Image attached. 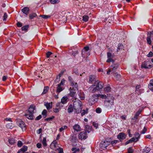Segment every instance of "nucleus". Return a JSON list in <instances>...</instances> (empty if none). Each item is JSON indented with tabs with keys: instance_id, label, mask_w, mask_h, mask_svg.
<instances>
[{
	"instance_id": "nucleus-50",
	"label": "nucleus",
	"mask_w": 153,
	"mask_h": 153,
	"mask_svg": "<svg viewBox=\"0 0 153 153\" xmlns=\"http://www.w3.org/2000/svg\"><path fill=\"white\" fill-rule=\"evenodd\" d=\"M102 111V109L100 108H97L96 109V112L97 113H100Z\"/></svg>"
},
{
	"instance_id": "nucleus-19",
	"label": "nucleus",
	"mask_w": 153,
	"mask_h": 153,
	"mask_svg": "<svg viewBox=\"0 0 153 153\" xmlns=\"http://www.w3.org/2000/svg\"><path fill=\"white\" fill-rule=\"evenodd\" d=\"M30 10L29 8L27 7H25L22 10V12L26 15H27Z\"/></svg>"
},
{
	"instance_id": "nucleus-9",
	"label": "nucleus",
	"mask_w": 153,
	"mask_h": 153,
	"mask_svg": "<svg viewBox=\"0 0 153 153\" xmlns=\"http://www.w3.org/2000/svg\"><path fill=\"white\" fill-rule=\"evenodd\" d=\"M94 86L96 87V88L98 89V90H100L102 89L104 86L103 83L102 82L97 80L94 83Z\"/></svg>"
},
{
	"instance_id": "nucleus-62",
	"label": "nucleus",
	"mask_w": 153,
	"mask_h": 153,
	"mask_svg": "<svg viewBox=\"0 0 153 153\" xmlns=\"http://www.w3.org/2000/svg\"><path fill=\"white\" fill-rule=\"evenodd\" d=\"M57 146V145L54 144L53 146H51V147L52 149H53L54 150H56L57 149V148H56Z\"/></svg>"
},
{
	"instance_id": "nucleus-1",
	"label": "nucleus",
	"mask_w": 153,
	"mask_h": 153,
	"mask_svg": "<svg viewBox=\"0 0 153 153\" xmlns=\"http://www.w3.org/2000/svg\"><path fill=\"white\" fill-rule=\"evenodd\" d=\"M74 98L76 100L74 101L73 103L74 111L76 113H79L82 109V102L79 100L77 99L76 100V97H74Z\"/></svg>"
},
{
	"instance_id": "nucleus-16",
	"label": "nucleus",
	"mask_w": 153,
	"mask_h": 153,
	"mask_svg": "<svg viewBox=\"0 0 153 153\" xmlns=\"http://www.w3.org/2000/svg\"><path fill=\"white\" fill-rule=\"evenodd\" d=\"M135 137H132L134 142H136L140 138V135L138 132H135L134 134Z\"/></svg>"
},
{
	"instance_id": "nucleus-10",
	"label": "nucleus",
	"mask_w": 153,
	"mask_h": 153,
	"mask_svg": "<svg viewBox=\"0 0 153 153\" xmlns=\"http://www.w3.org/2000/svg\"><path fill=\"white\" fill-rule=\"evenodd\" d=\"M114 99L113 97H111L110 100H108V99L105 101V103L106 106L107 107H111L112 105H114Z\"/></svg>"
},
{
	"instance_id": "nucleus-55",
	"label": "nucleus",
	"mask_w": 153,
	"mask_h": 153,
	"mask_svg": "<svg viewBox=\"0 0 153 153\" xmlns=\"http://www.w3.org/2000/svg\"><path fill=\"white\" fill-rule=\"evenodd\" d=\"M56 149L58 150L59 153H63V149L62 148L59 147Z\"/></svg>"
},
{
	"instance_id": "nucleus-60",
	"label": "nucleus",
	"mask_w": 153,
	"mask_h": 153,
	"mask_svg": "<svg viewBox=\"0 0 153 153\" xmlns=\"http://www.w3.org/2000/svg\"><path fill=\"white\" fill-rule=\"evenodd\" d=\"M59 108H53V111L56 113H57L59 112Z\"/></svg>"
},
{
	"instance_id": "nucleus-45",
	"label": "nucleus",
	"mask_w": 153,
	"mask_h": 153,
	"mask_svg": "<svg viewBox=\"0 0 153 153\" xmlns=\"http://www.w3.org/2000/svg\"><path fill=\"white\" fill-rule=\"evenodd\" d=\"M55 118V117L53 116H52L51 117L46 118L45 119V121H51Z\"/></svg>"
},
{
	"instance_id": "nucleus-58",
	"label": "nucleus",
	"mask_w": 153,
	"mask_h": 153,
	"mask_svg": "<svg viewBox=\"0 0 153 153\" xmlns=\"http://www.w3.org/2000/svg\"><path fill=\"white\" fill-rule=\"evenodd\" d=\"M147 56L149 57H152L153 56V53L152 51H150Z\"/></svg>"
},
{
	"instance_id": "nucleus-53",
	"label": "nucleus",
	"mask_w": 153,
	"mask_h": 153,
	"mask_svg": "<svg viewBox=\"0 0 153 153\" xmlns=\"http://www.w3.org/2000/svg\"><path fill=\"white\" fill-rule=\"evenodd\" d=\"M52 54V53L50 51H48L46 53V56L47 58H48L50 57V55Z\"/></svg>"
},
{
	"instance_id": "nucleus-26",
	"label": "nucleus",
	"mask_w": 153,
	"mask_h": 153,
	"mask_svg": "<svg viewBox=\"0 0 153 153\" xmlns=\"http://www.w3.org/2000/svg\"><path fill=\"white\" fill-rule=\"evenodd\" d=\"M45 106L46 107V108L47 110H49L51 109L52 107V103L47 102L45 104Z\"/></svg>"
},
{
	"instance_id": "nucleus-42",
	"label": "nucleus",
	"mask_w": 153,
	"mask_h": 153,
	"mask_svg": "<svg viewBox=\"0 0 153 153\" xmlns=\"http://www.w3.org/2000/svg\"><path fill=\"white\" fill-rule=\"evenodd\" d=\"M47 111L45 109H44L43 110L42 112V114L43 116V118H45L47 116Z\"/></svg>"
},
{
	"instance_id": "nucleus-4",
	"label": "nucleus",
	"mask_w": 153,
	"mask_h": 153,
	"mask_svg": "<svg viewBox=\"0 0 153 153\" xmlns=\"http://www.w3.org/2000/svg\"><path fill=\"white\" fill-rule=\"evenodd\" d=\"M89 48L88 46L84 47L82 52V57L84 58H87L90 55V52L88 51Z\"/></svg>"
},
{
	"instance_id": "nucleus-13",
	"label": "nucleus",
	"mask_w": 153,
	"mask_h": 153,
	"mask_svg": "<svg viewBox=\"0 0 153 153\" xmlns=\"http://www.w3.org/2000/svg\"><path fill=\"white\" fill-rule=\"evenodd\" d=\"M76 89L74 87H71L69 88L70 94L69 95L72 97H74L76 93Z\"/></svg>"
},
{
	"instance_id": "nucleus-12",
	"label": "nucleus",
	"mask_w": 153,
	"mask_h": 153,
	"mask_svg": "<svg viewBox=\"0 0 153 153\" xmlns=\"http://www.w3.org/2000/svg\"><path fill=\"white\" fill-rule=\"evenodd\" d=\"M126 137V134L123 132L120 133L117 136V138L120 141L125 139Z\"/></svg>"
},
{
	"instance_id": "nucleus-61",
	"label": "nucleus",
	"mask_w": 153,
	"mask_h": 153,
	"mask_svg": "<svg viewBox=\"0 0 153 153\" xmlns=\"http://www.w3.org/2000/svg\"><path fill=\"white\" fill-rule=\"evenodd\" d=\"M65 71L66 70L65 69H64L59 74V76H61Z\"/></svg>"
},
{
	"instance_id": "nucleus-15",
	"label": "nucleus",
	"mask_w": 153,
	"mask_h": 153,
	"mask_svg": "<svg viewBox=\"0 0 153 153\" xmlns=\"http://www.w3.org/2000/svg\"><path fill=\"white\" fill-rule=\"evenodd\" d=\"M109 145V142H104L102 143L100 145V148L104 150L106 149V147Z\"/></svg>"
},
{
	"instance_id": "nucleus-3",
	"label": "nucleus",
	"mask_w": 153,
	"mask_h": 153,
	"mask_svg": "<svg viewBox=\"0 0 153 153\" xmlns=\"http://www.w3.org/2000/svg\"><path fill=\"white\" fill-rule=\"evenodd\" d=\"M98 99V97L97 94H95L90 97L88 100V102L90 105H92L97 102Z\"/></svg>"
},
{
	"instance_id": "nucleus-48",
	"label": "nucleus",
	"mask_w": 153,
	"mask_h": 153,
	"mask_svg": "<svg viewBox=\"0 0 153 153\" xmlns=\"http://www.w3.org/2000/svg\"><path fill=\"white\" fill-rule=\"evenodd\" d=\"M65 82V80L64 79H62L60 83L59 84V85L63 86Z\"/></svg>"
},
{
	"instance_id": "nucleus-54",
	"label": "nucleus",
	"mask_w": 153,
	"mask_h": 153,
	"mask_svg": "<svg viewBox=\"0 0 153 153\" xmlns=\"http://www.w3.org/2000/svg\"><path fill=\"white\" fill-rule=\"evenodd\" d=\"M138 116L137 115L135 114L134 116V117L131 118L132 120H134L135 122L136 121H137V120L138 119Z\"/></svg>"
},
{
	"instance_id": "nucleus-2",
	"label": "nucleus",
	"mask_w": 153,
	"mask_h": 153,
	"mask_svg": "<svg viewBox=\"0 0 153 153\" xmlns=\"http://www.w3.org/2000/svg\"><path fill=\"white\" fill-rule=\"evenodd\" d=\"M56 94L55 93V90H53L51 92L53 96L55 99H58V95L64 89L63 86H62L57 84L56 85Z\"/></svg>"
},
{
	"instance_id": "nucleus-43",
	"label": "nucleus",
	"mask_w": 153,
	"mask_h": 153,
	"mask_svg": "<svg viewBox=\"0 0 153 153\" xmlns=\"http://www.w3.org/2000/svg\"><path fill=\"white\" fill-rule=\"evenodd\" d=\"M68 128V127L66 126H64L62 127L59 129V131L61 132L63 131L64 130Z\"/></svg>"
},
{
	"instance_id": "nucleus-24",
	"label": "nucleus",
	"mask_w": 153,
	"mask_h": 153,
	"mask_svg": "<svg viewBox=\"0 0 153 153\" xmlns=\"http://www.w3.org/2000/svg\"><path fill=\"white\" fill-rule=\"evenodd\" d=\"M68 97H63L61 100V103L63 104H65L68 102Z\"/></svg>"
},
{
	"instance_id": "nucleus-44",
	"label": "nucleus",
	"mask_w": 153,
	"mask_h": 153,
	"mask_svg": "<svg viewBox=\"0 0 153 153\" xmlns=\"http://www.w3.org/2000/svg\"><path fill=\"white\" fill-rule=\"evenodd\" d=\"M49 1L52 4H55L58 3L59 1V0H49Z\"/></svg>"
},
{
	"instance_id": "nucleus-39",
	"label": "nucleus",
	"mask_w": 153,
	"mask_h": 153,
	"mask_svg": "<svg viewBox=\"0 0 153 153\" xmlns=\"http://www.w3.org/2000/svg\"><path fill=\"white\" fill-rule=\"evenodd\" d=\"M88 16L85 15L82 17V20L85 22H86L88 21Z\"/></svg>"
},
{
	"instance_id": "nucleus-32",
	"label": "nucleus",
	"mask_w": 153,
	"mask_h": 153,
	"mask_svg": "<svg viewBox=\"0 0 153 153\" xmlns=\"http://www.w3.org/2000/svg\"><path fill=\"white\" fill-rule=\"evenodd\" d=\"M27 149V146H24L22 148H21L20 150L22 152L24 153V152H26Z\"/></svg>"
},
{
	"instance_id": "nucleus-20",
	"label": "nucleus",
	"mask_w": 153,
	"mask_h": 153,
	"mask_svg": "<svg viewBox=\"0 0 153 153\" xmlns=\"http://www.w3.org/2000/svg\"><path fill=\"white\" fill-rule=\"evenodd\" d=\"M25 115L27 118L29 120H32L34 117L33 114L29 112H28Z\"/></svg>"
},
{
	"instance_id": "nucleus-35",
	"label": "nucleus",
	"mask_w": 153,
	"mask_h": 153,
	"mask_svg": "<svg viewBox=\"0 0 153 153\" xmlns=\"http://www.w3.org/2000/svg\"><path fill=\"white\" fill-rule=\"evenodd\" d=\"M114 76L115 77V79L117 80H119L120 78V75L116 73L114 74Z\"/></svg>"
},
{
	"instance_id": "nucleus-7",
	"label": "nucleus",
	"mask_w": 153,
	"mask_h": 153,
	"mask_svg": "<svg viewBox=\"0 0 153 153\" xmlns=\"http://www.w3.org/2000/svg\"><path fill=\"white\" fill-rule=\"evenodd\" d=\"M17 124L21 128L23 131H25L26 129V125L24 122L21 119H18L16 120Z\"/></svg>"
},
{
	"instance_id": "nucleus-51",
	"label": "nucleus",
	"mask_w": 153,
	"mask_h": 153,
	"mask_svg": "<svg viewBox=\"0 0 153 153\" xmlns=\"http://www.w3.org/2000/svg\"><path fill=\"white\" fill-rule=\"evenodd\" d=\"M119 141L117 140H115L111 142V143L113 145H114L116 144L119 142Z\"/></svg>"
},
{
	"instance_id": "nucleus-49",
	"label": "nucleus",
	"mask_w": 153,
	"mask_h": 153,
	"mask_svg": "<svg viewBox=\"0 0 153 153\" xmlns=\"http://www.w3.org/2000/svg\"><path fill=\"white\" fill-rule=\"evenodd\" d=\"M23 145V143L20 140H19L17 143V146L18 147H20Z\"/></svg>"
},
{
	"instance_id": "nucleus-22",
	"label": "nucleus",
	"mask_w": 153,
	"mask_h": 153,
	"mask_svg": "<svg viewBox=\"0 0 153 153\" xmlns=\"http://www.w3.org/2000/svg\"><path fill=\"white\" fill-rule=\"evenodd\" d=\"M111 67L112 68H111V69L112 72L113 73L114 72L116 71L118 68V65L117 64H114L111 66Z\"/></svg>"
},
{
	"instance_id": "nucleus-64",
	"label": "nucleus",
	"mask_w": 153,
	"mask_h": 153,
	"mask_svg": "<svg viewBox=\"0 0 153 153\" xmlns=\"http://www.w3.org/2000/svg\"><path fill=\"white\" fill-rule=\"evenodd\" d=\"M61 104V102H58L56 104V107H58V108L59 109H61V107H60Z\"/></svg>"
},
{
	"instance_id": "nucleus-23",
	"label": "nucleus",
	"mask_w": 153,
	"mask_h": 153,
	"mask_svg": "<svg viewBox=\"0 0 153 153\" xmlns=\"http://www.w3.org/2000/svg\"><path fill=\"white\" fill-rule=\"evenodd\" d=\"M123 45L121 44H119L118 45V47L117 48V52H119L120 51H122L123 49Z\"/></svg>"
},
{
	"instance_id": "nucleus-6",
	"label": "nucleus",
	"mask_w": 153,
	"mask_h": 153,
	"mask_svg": "<svg viewBox=\"0 0 153 153\" xmlns=\"http://www.w3.org/2000/svg\"><path fill=\"white\" fill-rule=\"evenodd\" d=\"M153 67V65L149 59L145 61L142 65V67L146 69L150 68Z\"/></svg>"
},
{
	"instance_id": "nucleus-27",
	"label": "nucleus",
	"mask_w": 153,
	"mask_h": 153,
	"mask_svg": "<svg viewBox=\"0 0 153 153\" xmlns=\"http://www.w3.org/2000/svg\"><path fill=\"white\" fill-rule=\"evenodd\" d=\"M149 88L153 92V79L150 81L149 84L148 86Z\"/></svg>"
},
{
	"instance_id": "nucleus-46",
	"label": "nucleus",
	"mask_w": 153,
	"mask_h": 153,
	"mask_svg": "<svg viewBox=\"0 0 153 153\" xmlns=\"http://www.w3.org/2000/svg\"><path fill=\"white\" fill-rule=\"evenodd\" d=\"M51 16L46 15H41L40 17L44 19H47L51 17Z\"/></svg>"
},
{
	"instance_id": "nucleus-21",
	"label": "nucleus",
	"mask_w": 153,
	"mask_h": 153,
	"mask_svg": "<svg viewBox=\"0 0 153 153\" xmlns=\"http://www.w3.org/2000/svg\"><path fill=\"white\" fill-rule=\"evenodd\" d=\"M74 110V106L72 104H70L68 106L67 109L68 112V113H72Z\"/></svg>"
},
{
	"instance_id": "nucleus-36",
	"label": "nucleus",
	"mask_w": 153,
	"mask_h": 153,
	"mask_svg": "<svg viewBox=\"0 0 153 153\" xmlns=\"http://www.w3.org/2000/svg\"><path fill=\"white\" fill-rule=\"evenodd\" d=\"M98 97H100L101 99H106L107 98V96L105 94H97Z\"/></svg>"
},
{
	"instance_id": "nucleus-30",
	"label": "nucleus",
	"mask_w": 153,
	"mask_h": 153,
	"mask_svg": "<svg viewBox=\"0 0 153 153\" xmlns=\"http://www.w3.org/2000/svg\"><path fill=\"white\" fill-rule=\"evenodd\" d=\"M88 109L87 108H86L85 109L81 110V111L80 112L81 113V115L82 116H84L88 112Z\"/></svg>"
},
{
	"instance_id": "nucleus-59",
	"label": "nucleus",
	"mask_w": 153,
	"mask_h": 153,
	"mask_svg": "<svg viewBox=\"0 0 153 153\" xmlns=\"http://www.w3.org/2000/svg\"><path fill=\"white\" fill-rule=\"evenodd\" d=\"M73 72L75 74L77 75H79V73L78 71V69L76 68L74 69L73 70Z\"/></svg>"
},
{
	"instance_id": "nucleus-33",
	"label": "nucleus",
	"mask_w": 153,
	"mask_h": 153,
	"mask_svg": "<svg viewBox=\"0 0 153 153\" xmlns=\"http://www.w3.org/2000/svg\"><path fill=\"white\" fill-rule=\"evenodd\" d=\"M111 88L110 86H108L105 87L104 89V90L105 91L107 92H108L111 91Z\"/></svg>"
},
{
	"instance_id": "nucleus-18",
	"label": "nucleus",
	"mask_w": 153,
	"mask_h": 153,
	"mask_svg": "<svg viewBox=\"0 0 153 153\" xmlns=\"http://www.w3.org/2000/svg\"><path fill=\"white\" fill-rule=\"evenodd\" d=\"M88 82L90 83H92L95 80L96 76L94 75H90L89 76Z\"/></svg>"
},
{
	"instance_id": "nucleus-38",
	"label": "nucleus",
	"mask_w": 153,
	"mask_h": 153,
	"mask_svg": "<svg viewBox=\"0 0 153 153\" xmlns=\"http://www.w3.org/2000/svg\"><path fill=\"white\" fill-rule=\"evenodd\" d=\"M79 148H77L76 147L73 148L71 149V151L73 152L72 153H76L77 152H79Z\"/></svg>"
},
{
	"instance_id": "nucleus-57",
	"label": "nucleus",
	"mask_w": 153,
	"mask_h": 153,
	"mask_svg": "<svg viewBox=\"0 0 153 153\" xmlns=\"http://www.w3.org/2000/svg\"><path fill=\"white\" fill-rule=\"evenodd\" d=\"M141 88V86L140 85H137L136 88V93L139 91L140 90V88Z\"/></svg>"
},
{
	"instance_id": "nucleus-5",
	"label": "nucleus",
	"mask_w": 153,
	"mask_h": 153,
	"mask_svg": "<svg viewBox=\"0 0 153 153\" xmlns=\"http://www.w3.org/2000/svg\"><path fill=\"white\" fill-rule=\"evenodd\" d=\"M90 132V131L87 130L80 132L78 135L79 139L82 140L86 139L88 137L87 133Z\"/></svg>"
},
{
	"instance_id": "nucleus-40",
	"label": "nucleus",
	"mask_w": 153,
	"mask_h": 153,
	"mask_svg": "<svg viewBox=\"0 0 153 153\" xmlns=\"http://www.w3.org/2000/svg\"><path fill=\"white\" fill-rule=\"evenodd\" d=\"M37 16V15L36 13H33L30 14L29 15V17L30 19H33L35 17H36Z\"/></svg>"
},
{
	"instance_id": "nucleus-29",
	"label": "nucleus",
	"mask_w": 153,
	"mask_h": 153,
	"mask_svg": "<svg viewBox=\"0 0 153 153\" xmlns=\"http://www.w3.org/2000/svg\"><path fill=\"white\" fill-rule=\"evenodd\" d=\"M8 142L9 144L11 145H14L16 143L15 140L13 138H10L9 139Z\"/></svg>"
},
{
	"instance_id": "nucleus-8",
	"label": "nucleus",
	"mask_w": 153,
	"mask_h": 153,
	"mask_svg": "<svg viewBox=\"0 0 153 153\" xmlns=\"http://www.w3.org/2000/svg\"><path fill=\"white\" fill-rule=\"evenodd\" d=\"M107 56L108 59L106 60L107 62H114L115 60L113 59L114 56V54H112L111 53L108 52L107 53Z\"/></svg>"
},
{
	"instance_id": "nucleus-17",
	"label": "nucleus",
	"mask_w": 153,
	"mask_h": 153,
	"mask_svg": "<svg viewBox=\"0 0 153 153\" xmlns=\"http://www.w3.org/2000/svg\"><path fill=\"white\" fill-rule=\"evenodd\" d=\"M35 106L34 105H30V108L28 109V112L33 114L34 111L35 110Z\"/></svg>"
},
{
	"instance_id": "nucleus-37",
	"label": "nucleus",
	"mask_w": 153,
	"mask_h": 153,
	"mask_svg": "<svg viewBox=\"0 0 153 153\" xmlns=\"http://www.w3.org/2000/svg\"><path fill=\"white\" fill-rule=\"evenodd\" d=\"M42 143L44 146H46L47 145L46 143V137H44L42 141Z\"/></svg>"
},
{
	"instance_id": "nucleus-28",
	"label": "nucleus",
	"mask_w": 153,
	"mask_h": 153,
	"mask_svg": "<svg viewBox=\"0 0 153 153\" xmlns=\"http://www.w3.org/2000/svg\"><path fill=\"white\" fill-rule=\"evenodd\" d=\"M150 149L149 147L146 146L143 149V153H148L150 151Z\"/></svg>"
},
{
	"instance_id": "nucleus-25",
	"label": "nucleus",
	"mask_w": 153,
	"mask_h": 153,
	"mask_svg": "<svg viewBox=\"0 0 153 153\" xmlns=\"http://www.w3.org/2000/svg\"><path fill=\"white\" fill-rule=\"evenodd\" d=\"M70 83L72 87H74L76 89V90L78 89V85L76 82H75L74 81H73Z\"/></svg>"
},
{
	"instance_id": "nucleus-41",
	"label": "nucleus",
	"mask_w": 153,
	"mask_h": 153,
	"mask_svg": "<svg viewBox=\"0 0 153 153\" xmlns=\"http://www.w3.org/2000/svg\"><path fill=\"white\" fill-rule=\"evenodd\" d=\"M29 28L28 25H26L23 26L21 28L22 31H27Z\"/></svg>"
},
{
	"instance_id": "nucleus-56",
	"label": "nucleus",
	"mask_w": 153,
	"mask_h": 153,
	"mask_svg": "<svg viewBox=\"0 0 153 153\" xmlns=\"http://www.w3.org/2000/svg\"><path fill=\"white\" fill-rule=\"evenodd\" d=\"M99 90L98 89L96 88V87H95L93 88V89L91 91V92L92 93H94Z\"/></svg>"
},
{
	"instance_id": "nucleus-47",
	"label": "nucleus",
	"mask_w": 153,
	"mask_h": 153,
	"mask_svg": "<svg viewBox=\"0 0 153 153\" xmlns=\"http://www.w3.org/2000/svg\"><path fill=\"white\" fill-rule=\"evenodd\" d=\"M134 139L133 138H131L129 140L127 141L126 143H125V144L127 145L129 143H132L133 142H134L133 140Z\"/></svg>"
},
{
	"instance_id": "nucleus-14",
	"label": "nucleus",
	"mask_w": 153,
	"mask_h": 153,
	"mask_svg": "<svg viewBox=\"0 0 153 153\" xmlns=\"http://www.w3.org/2000/svg\"><path fill=\"white\" fill-rule=\"evenodd\" d=\"M73 128L74 131L79 132L81 131V128L80 126L78 124H75L73 126Z\"/></svg>"
},
{
	"instance_id": "nucleus-11",
	"label": "nucleus",
	"mask_w": 153,
	"mask_h": 153,
	"mask_svg": "<svg viewBox=\"0 0 153 153\" xmlns=\"http://www.w3.org/2000/svg\"><path fill=\"white\" fill-rule=\"evenodd\" d=\"M76 95L81 100H84L85 98V94L82 91H78Z\"/></svg>"
},
{
	"instance_id": "nucleus-31",
	"label": "nucleus",
	"mask_w": 153,
	"mask_h": 153,
	"mask_svg": "<svg viewBox=\"0 0 153 153\" xmlns=\"http://www.w3.org/2000/svg\"><path fill=\"white\" fill-rule=\"evenodd\" d=\"M6 127L8 128L11 129L14 127V125L12 123H7L6 124Z\"/></svg>"
},
{
	"instance_id": "nucleus-63",
	"label": "nucleus",
	"mask_w": 153,
	"mask_h": 153,
	"mask_svg": "<svg viewBox=\"0 0 153 153\" xmlns=\"http://www.w3.org/2000/svg\"><path fill=\"white\" fill-rule=\"evenodd\" d=\"M3 21H6V19L7 17V15L6 13H5L4 14V16H3Z\"/></svg>"
},
{
	"instance_id": "nucleus-34",
	"label": "nucleus",
	"mask_w": 153,
	"mask_h": 153,
	"mask_svg": "<svg viewBox=\"0 0 153 153\" xmlns=\"http://www.w3.org/2000/svg\"><path fill=\"white\" fill-rule=\"evenodd\" d=\"M49 88L48 87L46 86L44 88L43 91L42 92V93L41 95H43L44 94H46L47 92H48V90Z\"/></svg>"
},
{
	"instance_id": "nucleus-52",
	"label": "nucleus",
	"mask_w": 153,
	"mask_h": 153,
	"mask_svg": "<svg viewBox=\"0 0 153 153\" xmlns=\"http://www.w3.org/2000/svg\"><path fill=\"white\" fill-rule=\"evenodd\" d=\"M128 153H133V150L131 147L129 148L127 150Z\"/></svg>"
}]
</instances>
